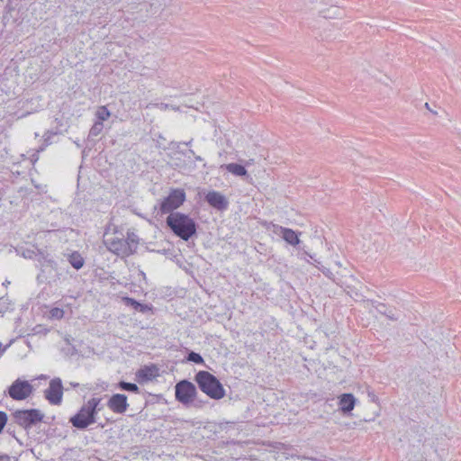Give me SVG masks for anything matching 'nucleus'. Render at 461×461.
Masks as SVG:
<instances>
[{
	"label": "nucleus",
	"instance_id": "f257e3e1",
	"mask_svg": "<svg viewBox=\"0 0 461 461\" xmlns=\"http://www.w3.org/2000/svg\"><path fill=\"white\" fill-rule=\"evenodd\" d=\"M166 222L173 233L184 240H188L196 233L195 221L188 214L180 212H171Z\"/></svg>",
	"mask_w": 461,
	"mask_h": 461
},
{
	"label": "nucleus",
	"instance_id": "f03ea898",
	"mask_svg": "<svg viewBox=\"0 0 461 461\" xmlns=\"http://www.w3.org/2000/svg\"><path fill=\"white\" fill-rule=\"evenodd\" d=\"M101 398H92L85 403L79 411L70 419L72 425L77 429H86L95 422V414L98 411Z\"/></svg>",
	"mask_w": 461,
	"mask_h": 461
},
{
	"label": "nucleus",
	"instance_id": "7ed1b4c3",
	"mask_svg": "<svg viewBox=\"0 0 461 461\" xmlns=\"http://www.w3.org/2000/svg\"><path fill=\"white\" fill-rule=\"evenodd\" d=\"M195 382L200 389L210 398L214 400L222 399L225 396V390L220 381L207 371H199L195 375Z\"/></svg>",
	"mask_w": 461,
	"mask_h": 461
},
{
	"label": "nucleus",
	"instance_id": "20e7f679",
	"mask_svg": "<svg viewBox=\"0 0 461 461\" xmlns=\"http://www.w3.org/2000/svg\"><path fill=\"white\" fill-rule=\"evenodd\" d=\"M185 201V193L183 189H172L169 194L165 197L160 203L161 213L175 212Z\"/></svg>",
	"mask_w": 461,
	"mask_h": 461
},
{
	"label": "nucleus",
	"instance_id": "39448f33",
	"mask_svg": "<svg viewBox=\"0 0 461 461\" xmlns=\"http://www.w3.org/2000/svg\"><path fill=\"white\" fill-rule=\"evenodd\" d=\"M104 244L109 251L122 258L127 257L132 253L130 242L117 236H106Z\"/></svg>",
	"mask_w": 461,
	"mask_h": 461
},
{
	"label": "nucleus",
	"instance_id": "423d86ee",
	"mask_svg": "<svg viewBox=\"0 0 461 461\" xmlns=\"http://www.w3.org/2000/svg\"><path fill=\"white\" fill-rule=\"evenodd\" d=\"M43 416V413L36 409L18 410L14 413L16 423L24 428L32 427L37 422L41 421Z\"/></svg>",
	"mask_w": 461,
	"mask_h": 461
},
{
	"label": "nucleus",
	"instance_id": "0eeeda50",
	"mask_svg": "<svg viewBox=\"0 0 461 461\" xmlns=\"http://www.w3.org/2000/svg\"><path fill=\"white\" fill-rule=\"evenodd\" d=\"M197 391L194 384L187 380L180 381L176 384V398L183 404H190L196 396Z\"/></svg>",
	"mask_w": 461,
	"mask_h": 461
},
{
	"label": "nucleus",
	"instance_id": "6e6552de",
	"mask_svg": "<svg viewBox=\"0 0 461 461\" xmlns=\"http://www.w3.org/2000/svg\"><path fill=\"white\" fill-rule=\"evenodd\" d=\"M32 385L25 380L17 379L9 387V395L14 400L22 401L27 399L32 393Z\"/></svg>",
	"mask_w": 461,
	"mask_h": 461
},
{
	"label": "nucleus",
	"instance_id": "1a4fd4ad",
	"mask_svg": "<svg viewBox=\"0 0 461 461\" xmlns=\"http://www.w3.org/2000/svg\"><path fill=\"white\" fill-rule=\"evenodd\" d=\"M45 398L51 404H59L63 396V386L59 378L52 379L44 392Z\"/></svg>",
	"mask_w": 461,
	"mask_h": 461
},
{
	"label": "nucleus",
	"instance_id": "9d476101",
	"mask_svg": "<svg viewBox=\"0 0 461 461\" xmlns=\"http://www.w3.org/2000/svg\"><path fill=\"white\" fill-rule=\"evenodd\" d=\"M107 406L114 413L122 414L129 407L127 396L122 393H115L108 400Z\"/></svg>",
	"mask_w": 461,
	"mask_h": 461
},
{
	"label": "nucleus",
	"instance_id": "9b49d317",
	"mask_svg": "<svg viewBox=\"0 0 461 461\" xmlns=\"http://www.w3.org/2000/svg\"><path fill=\"white\" fill-rule=\"evenodd\" d=\"M205 200L213 208L223 211L226 210L229 204L227 198L217 191H210L205 195Z\"/></svg>",
	"mask_w": 461,
	"mask_h": 461
},
{
	"label": "nucleus",
	"instance_id": "f8f14e48",
	"mask_svg": "<svg viewBox=\"0 0 461 461\" xmlns=\"http://www.w3.org/2000/svg\"><path fill=\"white\" fill-rule=\"evenodd\" d=\"M159 375L158 368L154 366H145L144 367L138 370L136 376L140 382L152 381Z\"/></svg>",
	"mask_w": 461,
	"mask_h": 461
},
{
	"label": "nucleus",
	"instance_id": "ddd939ff",
	"mask_svg": "<svg viewBox=\"0 0 461 461\" xmlns=\"http://www.w3.org/2000/svg\"><path fill=\"white\" fill-rule=\"evenodd\" d=\"M356 399L352 393H343L339 396V406L342 412L347 413L354 409Z\"/></svg>",
	"mask_w": 461,
	"mask_h": 461
},
{
	"label": "nucleus",
	"instance_id": "4468645a",
	"mask_svg": "<svg viewBox=\"0 0 461 461\" xmlns=\"http://www.w3.org/2000/svg\"><path fill=\"white\" fill-rule=\"evenodd\" d=\"M282 238L285 241L292 246H296L300 243V239L298 234L292 229L285 228V230H282Z\"/></svg>",
	"mask_w": 461,
	"mask_h": 461
},
{
	"label": "nucleus",
	"instance_id": "2eb2a0df",
	"mask_svg": "<svg viewBox=\"0 0 461 461\" xmlns=\"http://www.w3.org/2000/svg\"><path fill=\"white\" fill-rule=\"evenodd\" d=\"M226 169L230 173H231L235 176H244L247 175L246 168L242 165H240L237 163H230V164L226 165Z\"/></svg>",
	"mask_w": 461,
	"mask_h": 461
},
{
	"label": "nucleus",
	"instance_id": "dca6fc26",
	"mask_svg": "<svg viewBox=\"0 0 461 461\" xmlns=\"http://www.w3.org/2000/svg\"><path fill=\"white\" fill-rule=\"evenodd\" d=\"M95 114L96 118L98 119L97 122H101L102 123H103V122L108 120L109 117L111 116L110 111L104 105L98 106L95 110Z\"/></svg>",
	"mask_w": 461,
	"mask_h": 461
},
{
	"label": "nucleus",
	"instance_id": "f3484780",
	"mask_svg": "<svg viewBox=\"0 0 461 461\" xmlns=\"http://www.w3.org/2000/svg\"><path fill=\"white\" fill-rule=\"evenodd\" d=\"M69 262L76 269H80L84 266V259L80 254L75 252L69 257Z\"/></svg>",
	"mask_w": 461,
	"mask_h": 461
},
{
	"label": "nucleus",
	"instance_id": "a211bd4d",
	"mask_svg": "<svg viewBox=\"0 0 461 461\" xmlns=\"http://www.w3.org/2000/svg\"><path fill=\"white\" fill-rule=\"evenodd\" d=\"M321 13L324 18L332 19L338 17L341 11L338 6H331L330 8L321 10Z\"/></svg>",
	"mask_w": 461,
	"mask_h": 461
},
{
	"label": "nucleus",
	"instance_id": "6ab92c4d",
	"mask_svg": "<svg viewBox=\"0 0 461 461\" xmlns=\"http://www.w3.org/2000/svg\"><path fill=\"white\" fill-rule=\"evenodd\" d=\"M63 309L55 307L52 308L49 312V319L50 320H61L64 317Z\"/></svg>",
	"mask_w": 461,
	"mask_h": 461
},
{
	"label": "nucleus",
	"instance_id": "aec40b11",
	"mask_svg": "<svg viewBox=\"0 0 461 461\" xmlns=\"http://www.w3.org/2000/svg\"><path fill=\"white\" fill-rule=\"evenodd\" d=\"M263 226L267 229L271 230L274 233L277 235L282 236V230H285V227L279 226L277 224L272 223V222H264Z\"/></svg>",
	"mask_w": 461,
	"mask_h": 461
},
{
	"label": "nucleus",
	"instance_id": "412c9836",
	"mask_svg": "<svg viewBox=\"0 0 461 461\" xmlns=\"http://www.w3.org/2000/svg\"><path fill=\"white\" fill-rule=\"evenodd\" d=\"M382 308L385 309L384 315L392 321H397L400 318V313L396 312L394 310L386 307L385 305H381Z\"/></svg>",
	"mask_w": 461,
	"mask_h": 461
},
{
	"label": "nucleus",
	"instance_id": "4be33fe9",
	"mask_svg": "<svg viewBox=\"0 0 461 461\" xmlns=\"http://www.w3.org/2000/svg\"><path fill=\"white\" fill-rule=\"evenodd\" d=\"M119 387L125 391H130V392H133V393L139 392V387L137 386V384H131V383H127V382H123V381L120 382Z\"/></svg>",
	"mask_w": 461,
	"mask_h": 461
},
{
	"label": "nucleus",
	"instance_id": "5701e85b",
	"mask_svg": "<svg viewBox=\"0 0 461 461\" xmlns=\"http://www.w3.org/2000/svg\"><path fill=\"white\" fill-rule=\"evenodd\" d=\"M104 129V124L101 122H95L92 128L90 129V135L96 137L98 136Z\"/></svg>",
	"mask_w": 461,
	"mask_h": 461
},
{
	"label": "nucleus",
	"instance_id": "b1692460",
	"mask_svg": "<svg viewBox=\"0 0 461 461\" xmlns=\"http://www.w3.org/2000/svg\"><path fill=\"white\" fill-rule=\"evenodd\" d=\"M187 359L189 361H192L194 363H197V364H201V363H203V357H201L200 354L198 353H195V352H191L189 355H188V357Z\"/></svg>",
	"mask_w": 461,
	"mask_h": 461
},
{
	"label": "nucleus",
	"instance_id": "393cba45",
	"mask_svg": "<svg viewBox=\"0 0 461 461\" xmlns=\"http://www.w3.org/2000/svg\"><path fill=\"white\" fill-rule=\"evenodd\" d=\"M362 69L363 71L366 72L372 77H375V73L377 72V70L375 68H373L369 63H363Z\"/></svg>",
	"mask_w": 461,
	"mask_h": 461
},
{
	"label": "nucleus",
	"instance_id": "a878e982",
	"mask_svg": "<svg viewBox=\"0 0 461 461\" xmlns=\"http://www.w3.org/2000/svg\"><path fill=\"white\" fill-rule=\"evenodd\" d=\"M315 267L321 270L324 276H326L330 279H334V273L330 270V268L326 267H319L318 265H315Z\"/></svg>",
	"mask_w": 461,
	"mask_h": 461
},
{
	"label": "nucleus",
	"instance_id": "bb28decb",
	"mask_svg": "<svg viewBox=\"0 0 461 461\" xmlns=\"http://www.w3.org/2000/svg\"><path fill=\"white\" fill-rule=\"evenodd\" d=\"M157 106H158L160 109H164V110H173V111H179V107L178 106H176V105H172V104H156Z\"/></svg>",
	"mask_w": 461,
	"mask_h": 461
},
{
	"label": "nucleus",
	"instance_id": "cd10ccee",
	"mask_svg": "<svg viewBox=\"0 0 461 461\" xmlns=\"http://www.w3.org/2000/svg\"><path fill=\"white\" fill-rule=\"evenodd\" d=\"M124 300L131 305H132L136 310L139 309L140 307H142V305L138 303L137 301H135L134 299H131V298H129V297H125Z\"/></svg>",
	"mask_w": 461,
	"mask_h": 461
},
{
	"label": "nucleus",
	"instance_id": "c85d7f7f",
	"mask_svg": "<svg viewBox=\"0 0 461 461\" xmlns=\"http://www.w3.org/2000/svg\"><path fill=\"white\" fill-rule=\"evenodd\" d=\"M425 107H426V109H427L428 111H429L431 113H433V114H435V115L438 114V110H437V109H433V108H431V107H430V104H429V103H426V104H425Z\"/></svg>",
	"mask_w": 461,
	"mask_h": 461
},
{
	"label": "nucleus",
	"instance_id": "c756f323",
	"mask_svg": "<svg viewBox=\"0 0 461 461\" xmlns=\"http://www.w3.org/2000/svg\"><path fill=\"white\" fill-rule=\"evenodd\" d=\"M446 348H447L446 354H447V357H448L449 354L450 355L454 354V347L452 345L447 344V345H446Z\"/></svg>",
	"mask_w": 461,
	"mask_h": 461
},
{
	"label": "nucleus",
	"instance_id": "7c9ffc66",
	"mask_svg": "<svg viewBox=\"0 0 461 461\" xmlns=\"http://www.w3.org/2000/svg\"><path fill=\"white\" fill-rule=\"evenodd\" d=\"M39 254L41 255V257H42V258L46 259L49 263H50L52 261L51 259L47 258L49 257L48 253L39 250Z\"/></svg>",
	"mask_w": 461,
	"mask_h": 461
},
{
	"label": "nucleus",
	"instance_id": "2f4dec72",
	"mask_svg": "<svg viewBox=\"0 0 461 461\" xmlns=\"http://www.w3.org/2000/svg\"><path fill=\"white\" fill-rule=\"evenodd\" d=\"M9 346L10 344L3 345L2 343H0V355L3 354Z\"/></svg>",
	"mask_w": 461,
	"mask_h": 461
},
{
	"label": "nucleus",
	"instance_id": "473e14b6",
	"mask_svg": "<svg viewBox=\"0 0 461 461\" xmlns=\"http://www.w3.org/2000/svg\"><path fill=\"white\" fill-rule=\"evenodd\" d=\"M381 305H382V304H379V305L377 306V311H378L380 313L384 314L385 309L382 308V307H381Z\"/></svg>",
	"mask_w": 461,
	"mask_h": 461
},
{
	"label": "nucleus",
	"instance_id": "72a5a7b5",
	"mask_svg": "<svg viewBox=\"0 0 461 461\" xmlns=\"http://www.w3.org/2000/svg\"><path fill=\"white\" fill-rule=\"evenodd\" d=\"M129 242H135V240L133 239V237H128V240H127Z\"/></svg>",
	"mask_w": 461,
	"mask_h": 461
},
{
	"label": "nucleus",
	"instance_id": "f704fd0d",
	"mask_svg": "<svg viewBox=\"0 0 461 461\" xmlns=\"http://www.w3.org/2000/svg\"><path fill=\"white\" fill-rule=\"evenodd\" d=\"M195 160H198V161H201L202 160V158L200 156H195Z\"/></svg>",
	"mask_w": 461,
	"mask_h": 461
},
{
	"label": "nucleus",
	"instance_id": "c9c22d12",
	"mask_svg": "<svg viewBox=\"0 0 461 461\" xmlns=\"http://www.w3.org/2000/svg\"><path fill=\"white\" fill-rule=\"evenodd\" d=\"M306 254H307L311 258H312V259L314 258V256H313L312 254H310V253H307V252H306Z\"/></svg>",
	"mask_w": 461,
	"mask_h": 461
},
{
	"label": "nucleus",
	"instance_id": "e433bc0d",
	"mask_svg": "<svg viewBox=\"0 0 461 461\" xmlns=\"http://www.w3.org/2000/svg\"><path fill=\"white\" fill-rule=\"evenodd\" d=\"M336 266H338L339 267H341L340 263L339 262H336Z\"/></svg>",
	"mask_w": 461,
	"mask_h": 461
}]
</instances>
